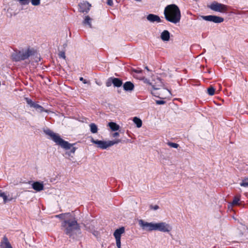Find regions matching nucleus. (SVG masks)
I'll return each instance as SVG.
<instances>
[{
	"label": "nucleus",
	"instance_id": "f257e3e1",
	"mask_svg": "<svg viewBox=\"0 0 248 248\" xmlns=\"http://www.w3.org/2000/svg\"><path fill=\"white\" fill-rule=\"evenodd\" d=\"M139 224L142 230L146 231H158L164 232H169L172 230L171 226L165 222H147L142 219H140L139 221Z\"/></svg>",
	"mask_w": 248,
	"mask_h": 248
},
{
	"label": "nucleus",
	"instance_id": "f704fd0d",
	"mask_svg": "<svg viewBox=\"0 0 248 248\" xmlns=\"http://www.w3.org/2000/svg\"><path fill=\"white\" fill-rule=\"evenodd\" d=\"M156 84L157 85H158V87H163V82L161 81V80L160 78H159L157 79Z\"/></svg>",
	"mask_w": 248,
	"mask_h": 248
},
{
	"label": "nucleus",
	"instance_id": "a18cd8bd",
	"mask_svg": "<svg viewBox=\"0 0 248 248\" xmlns=\"http://www.w3.org/2000/svg\"><path fill=\"white\" fill-rule=\"evenodd\" d=\"M114 142H115V144H117L120 142H121V140H120V139H117V140H114Z\"/></svg>",
	"mask_w": 248,
	"mask_h": 248
},
{
	"label": "nucleus",
	"instance_id": "bb28decb",
	"mask_svg": "<svg viewBox=\"0 0 248 248\" xmlns=\"http://www.w3.org/2000/svg\"><path fill=\"white\" fill-rule=\"evenodd\" d=\"M113 79V77L109 78L107 79V80L106 82V85L107 87H110L111 86L112 84H113V83H112Z\"/></svg>",
	"mask_w": 248,
	"mask_h": 248
},
{
	"label": "nucleus",
	"instance_id": "473e14b6",
	"mask_svg": "<svg viewBox=\"0 0 248 248\" xmlns=\"http://www.w3.org/2000/svg\"><path fill=\"white\" fill-rule=\"evenodd\" d=\"M168 144L170 147L174 148H177L179 146V145L178 144L175 143H173V142H169L168 143Z\"/></svg>",
	"mask_w": 248,
	"mask_h": 248
},
{
	"label": "nucleus",
	"instance_id": "c9c22d12",
	"mask_svg": "<svg viewBox=\"0 0 248 248\" xmlns=\"http://www.w3.org/2000/svg\"><path fill=\"white\" fill-rule=\"evenodd\" d=\"M115 144L114 141H107V148L110 147L113 145Z\"/></svg>",
	"mask_w": 248,
	"mask_h": 248
},
{
	"label": "nucleus",
	"instance_id": "4be33fe9",
	"mask_svg": "<svg viewBox=\"0 0 248 248\" xmlns=\"http://www.w3.org/2000/svg\"><path fill=\"white\" fill-rule=\"evenodd\" d=\"M90 131L92 133H96L98 131V128L97 125L94 123H91L90 124Z\"/></svg>",
	"mask_w": 248,
	"mask_h": 248
},
{
	"label": "nucleus",
	"instance_id": "6ab92c4d",
	"mask_svg": "<svg viewBox=\"0 0 248 248\" xmlns=\"http://www.w3.org/2000/svg\"><path fill=\"white\" fill-rule=\"evenodd\" d=\"M108 126L112 131H115L119 130L120 126L114 122H109L108 124Z\"/></svg>",
	"mask_w": 248,
	"mask_h": 248
},
{
	"label": "nucleus",
	"instance_id": "ddd939ff",
	"mask_svg": "<svg viewBox=\"0 0 248 248\" xmlns=\"http://www.w3.org/2000/svg\"><path fill=\"white\" fill-rule=\"evenodd\" d=\"M32 187L33 189L37 191H40L44 189V185L43 184L39 182H35L32 184Z\"/></svg>",
	"mask_w": 248,
	"mask_h": 248
},
{
	"label": "nucleus",
	"instance_id": "20e7f679",
	"mask_svg": "<svg viewBox=\"0 0 248 248\" xmlns=\"http://www.w3.org/2000/svg\"><path fill=\"white\" fill-rule=\"evenodd\" d=\"M164 14L166 19L171 23L176 24L181 19V12L178 7L175 4L167 6L164 10Z\"/></svg>",
	"mask_w": 248,
	"mask_h": 248
},
{
	"label": "nucleus",
	"instance_id": "b1692460",
	"mask_svg": "<svg viewBox=\"0 0 248 248\" xmlns=\"http://www.w3.org/2000/svg\"><path fill=\"white\" fill-rule=\"evenodd\" d=\"M0 197L2 198L4 203H6L8 201L12 200V199H7V197L5 193L2 192L1 190H0Z\"/></svg>",
	"mask_w": 248,
	"mask_h": 248
},
{
	"label": "nucleus",
	"instance_id": "cd10ccee",
	"mask_svg": "<svg viewBox=\"0 0 248 248\" xmlns=\"http://www.w3.org/2000/svg\"><path fill=\"white\" fill-rule=\"evenodd\" d=\"M31 3L33 6H38L40 4L41 0H30Z\"/></svg>",
	"mask_w": 248,
	"mask_h": 248
},
{
	"label": "nucleus",
	"instance_id": "2eb2a0df",
	"mask_svg": "<svg viewBox=\"0 0 248 248\" xmlns=\"http://www.w3.org/2000/svg\"><path fill=\"white\" fill-rule=\"evenodd\" d=\"M161 39L163 41H168L170 38V33L169 31L167 30H164L161 33L160 35Z\"/></svg>",
	"mask_w": 248,
	"mask_h": 248
},
{
	"label": "nucleus",
	"instance_id": "39448f33",
	"mask_svg": "<svg viewBox=\"0 0 248 248\" xmlns=\"http://www.w3.org/2000/svg\"><path fill=\"white\" fill-rule=\"evenodd\" d=\"M35 50L33 48H28L27 50L19 51L12 55L13 59L16 62L23 61L28 59L34 55Z\"/></svg>",
	"mask_w": 248,
	"mask_h": 248
},
{
	"label": "nucleus",
	"instance_id": "aec40b11",
	"mask_svg": "<svg viewBox=\"0 0 248 248\" xmlns=\"http://www.w3.org/2000/svg\"><path fill=\"white\" fill-rule=\"evenodd\" d=\"M91 21L92 18L89 16H85L83 24L88 25L90 28H92Z\"/></svg>",
	"mask_w": 248,
	"mask_h": 248
},
{
	"label": "nucleus",
	"instance_id": "ea45409f",
	"mask_svg": "<svg viewBox=\"0 0 248 248\" xmlns=\"http://www.w3.org/2000/svg\"><path fill=\"white\" fill-rule=\"evenodd\" d=\"M133 71L136 73H137V74H141L142 72V71L141 70H139V69H134L133 70Z\"/></svg>",
	"mask_w": 248,
	"mask_h": 248
},
{
	"label": "nucleus",
	"instance_id": "f8f14e48",
	"mask_svg": "<svg viewBox=\"0 0 248 248\" xmlns=\"http://www.w3.org/2000/svg\"><path fill=\"white\" fill-rule=\"evenodd\" d=\"M124 90L127 92H131L134 89V85L130 81H126L123 85Z\"/></svg>",
	"mask_w": 248,
	"mask_h": 248
},
{
	"label": "nucleus",
	"instance_id": "c756f323",
	"mask_svg": "<svg viewBox=\"0 0 248 248\" xmlns=\"http://www.w3.org/2000/svg\"><path fill=\"white\" fill-rule=\"evenodd\" d=\"M137 78H139L140 80H143L145 83H147L151 85H152V83L150 82L149 80L147 78H145L144 76H140L139 77H137Z\"/></svg>",
	"mask_w": 248,
	"mask_h": 248
},
{
	"label": "nucleus",
	"instance_id": "0eeeda50",
	"mask_svg": "<svg viewBox=\"0 0 248 248\" xmlns=\"http://www.w3.org/2000/svg\"><path fill=\"white\" fill-rule=\"evenodd\" d=\"M201 18L204 20L213 22L215 23H220L224 21L223 17L213 15L202 16Z\"/></svg>",
	"mask_w": 248,
	"mask_h": 248
},
{
	"label": "nucleus",
	"instance_id": "9b49d317",
	"mask_svg": "<svg viewBox=\"0 0 248 248\" xmlns=\"http://www.w3.org/2000/svg\"><path fill=\"white\" fill-rule=\"evenodd\" d=\"M0 248H13L7 237L4 236L0 244Z\"/></svg>",
	"mask_w": 248,
	"mask_h": 248
},
{
	"label": "nucleus",
	"instance_id": "37998d69",
	"mask_svg": "<svg viewBox=\"0 0 248 248\" xmlns=\"http://www.w3.org/2000/svg\"><path fill=\"white\" fill-rule=\"evenodd\" d=\"M79 80L80 81H82L83 83H84V84L88 83V82L85 79H84L82 77H80L79 78Z\"/></svg>",
	"mask_w": 248,
	"mask_h": 248
},
{
	"label": "nucleus",
	"instance_id": "58836bf2",
	"mask_svg": "<svg viewBox=\"0 0 248 248\" xmlns=\"http://www.w3.org/2000/svg\"><path fill=\"white\" fill-rule=\"evenodd\" d=\"M152 88L154 90H157L160 89L161 87H158V85H152Z\"/></svg>",
	"mask_w": 248,
	"mask_h": 248
},
{
	"label": "nucleus",
	"instance_id": "1a4fd4ad",
	"mask_svg": "<svg viewBox=\"0 0 248 248\" xmlns=\"http://www.w3.org/2000/svg\"><path fill=\"white\" fill-rule=\"evenodd\" d=\"M91 142L97 145V147L101 149H106L107 148V141L103 140H95L92 138Z\"/></svg>",
	"mask_w": 248,
	"mask_h": 248
},
{
	"label": "nucleus",
	"instance_id": "a878e982",
	"mask_svg": "<svg viewBox=\"0 0 248 248\" xmlns=\"http://www.w3.org/2000/svg\"><path fill=\"white\" fill-rule=\"evenodd\" d=\"M215 88L213 86H211L208 88L207 93L209 95H213L215 93Z\"/></svg>",
	"mask_w": 248,
	"mask_h": 248
},
{
	"label": "nucleus",
	"instance_id": "412c9836",
	"mask_svg": "<svg viewBox=\"0 0 248 248\" xmlns=\"http://www.w3.org/2000/svg\"><path fill=\"white\" fill-rule=\"evenodd\" d=\"M33 108H35L39 112H42L43 111L47 112V110L45 109L42 106L36 103L34 104Z\"/></svg>",
	"mask_w": 248,
	"mask_h": 248
},
{
	"label": "nucleus",
	"instance_id": "7ed1b4c3",
	"mask_svg": "<svg viewBox=\"0 0 248 248\" xmlns=\"http://www.w3.org/2000/svg\"><path fill=\"white\" fill-rule=\"evenodd\" d=\"M62 227L64 233L69 237L75 238L77 233H80V228L75 217L71 216V218L63 221Z\"/></svg>",
	"mask_w": 248,
	"mask_h": 248
},
{
	"label": "nucleus",
	"instance_id": "09e8293b",
	"mask_svg": "<svg viewBox=\"0 0 248 248\" xmlns=\"http://www.w3.org/2000/svg\"><path fill=\"white\" fill-rule=\"evenodd\" d=\"M145 69H146L147 70L149 71V68H148V67L147 66H146V67H145Z\"/></svg>",
	"mask_w": 248,
	"mask_h": 248
},
{
	"label": "nucleus",
	"instance_id": "f3484780",
	"mask_svg": "<svg viewBox=\"0 0 248 248\" xmlns=\"http://www.w3.org/2000/svg\"><path fill=\"white\" fill-rule=\"evenodd\" d=\"M84 226L86 230L93 232V233L94 235L96 236L98 234V232L94 231V226L93 225L91 224L88 225L87 223H84Z\"/></svg>",
	"mask_w": 248,
	"mask_h": 248
},
{
	"label": "nucleus",
	"instance_id": "49530a36",
	"mask_svg": "<svg viewBox=\"0 0 248 248\" xmlns=\"http://www.w3.org/2000/svg\"><path fill=\"white\" fill-rule=\"evenodd\" d=\"M67 46V43H64L63 45V47L64 48H65Z\"/></svg>",
	"mask_w": 248,
	"mask_h": 248
},
{
	"label": "nucleus",
	"instance_id": "4c0bfd02",
	"mask_svg": "<svg viewBox=\"0 0 248 248\" xmlns=\"http://www.w3.org/2000/svg\"><path fill=\"white\" fill-rule=\"evenodd\" d=\"M155 102L157 105H163L166 103V102L163 100H156Z\"/></svg>",
	"mask_w": 248,
	"mask_h": 248
},
{
	"label": "nucleus",
	"instance_id": "393cba45",
	"mask_svg": "<svg viewBox=\"0 0 248 248\" xmlns=\"http://www.w3.org/2000/svg\"><path fill=\"white\" fill-rule=\"evenodd\" d=\"M25 100H26V101L27 103L28 104V105H29L30 107L33 108V107L34 106V104H35V102L32 101L31 100V99H30L29 98L26 97L25 98Z\"/></svg>",
	"mask_w": 248,
	"mask_h": 248
},
{
	"label": "nucleus",
	"instance_id": "a19ab883",
	"mask_svg": "<svg viewBox=\"0 0 248 248\" xmlns=\"http://www.w3.org/2000/svg\"><path fill=\"white\" fill-rule=\"evenodd\" d=\"M107 3L109 6H112L113 4L112 0H107Z\"/></svg>",
	"mask_w": 248,
	"mask_h": 248
},
{
	"label": "nucleus",
	"instance_id": "c85d7f7f",
	"mask_svg": "<svg viewBox=\"0 0 248 248\" xmlns=\"http://www.w3.org/2000/svg\"><path fill=\"white\" fill-rule=\"evenodd\" d=\"M240 201V198L238 197H235L232 202V205H236L238 203L239 201Z\"/></svg>",
	"mask_w": 248,
	"mask_h": 248
},
{
	"label": "nucleus",
	"instance_id": "c03bdc74",
	"mask_svg": "<svg viewBox=\"0 0 248 248\" xmlns=\"http://www.w3.org/2000/svg\"><path fill=\"white\" fill-rule=\"evenodd\" d=\"M113 137H117L119 136V133L118 132H115L112 135Z\"/></svg>",
	"mask_w": 248,
	"mask_h": 248
},
{
	"label": "nucleus",
	"instance_id": "9d476101",
	"mask_svg": "<svg viewBox=\"0 0 248 248\" xmlns=\"http://www.w3.org/2000/svg\"><path fill=\"white\" fill-rule=\"evenodd\" d=\"M147 20L151 23L157 22L160 23L161 20L159 16L156 15L150 14L146 16Z\"/></svg>",
	"mask_w": 248,
	"mask_h": 248
},
{
	"label": "nucleus",
	"instance_id": "5701e85b",
	"mask_svg": "<svg viewBox=\"0 0 248 248\" xmlns=\"http://www.w3.org/2000/svg\"><path fill=\"white\" fill-rule=\"evenodd\" d=\"M133 121L137 127L140 128L142 126V121L140 118L135 117L133 118Z\"/></svg>",
	"mask_w": 248,
	"mask_h": 248
},
{
	"label": "nucleus",
	"instance_id": "f03ea898",
	"mask_svg": "<svg viewBox=\"0 0 248 248\" xmlns=\"http://www.w3.org/2000/svg\"><path fill=\"white\" fill-rule=\"evenodd\" d=\"M44 132L46 135L49 136L50 139L55 142L56 144L60 146L65 150L70 149V151L66 152V154L70 156L71 154H75L77 148L73 147V145H75V143L71 144L68 141L64 140L61 138L59 134L54 133L52 130L49 129H44Z\"/></svg>",
	"mask_w": 248,
	"mask_h": 248
},
{
	"label": "nucleus",
	"instance_id": "7c9ffc66",
	"mask_svg": "<svg viewBox=\"0 0 248 248\" xmlns=\"http://www.w3.org/2000/svg\"><path fill=\"white\" fill-rule=\"evenodd\" d=\"M20 4L22 5H28L30 1V0H18Z\"/></svg>",
	"mask_w": 248,
	"mask_h": 248
},
{
	"label": "nucleus",
	"instance_id": "de8ad7c7",
	"mask_svg": "<svg viewBox=\"0 0 248 248\" xmlns=\"http://www.w3.org/2000/svg\"><path fill=\"white\" fill-rule=\"evenodd\" d=\"M164 91L166 92V93H169V94H170V92L169 90H164Z\"/></svg>",
	"mask_w": 248,
	"mask_h": 248
},
{
	"label": "nucleus",
	"instance_id": "79ce46f5",
	"mask_svg": "<svg viewBox=\"0 0 248 248\" xmlns=\"http://www.w3.org/2000/svg\"><path fill=\"white\" fill-rule=\"evenodd\" d=\"M151 208L152 209H153V210H157L158 208H159V206L157 205H151Z\"/></svg>",
	"mask_w": 248,
	"mask_h": 248
},
{
	"label": "nucleus",
	"instance_id": "2f4dec72",
	"mask_svg": "<svg viewBox=\"0 0 248 248\" xmlns=\"http://www.w3.org/2000/svg\"><path fill=\"white\" fill-rule=\"evenodd\" d=\"M152 94L156 96V97H157L158 98H163V97L162 96V94L161 93H156L154 91H152Z\"/></svg>",
	"mask_w": 248,
	"mask_h": 248
},
{
	"label": "nucleus",
	"instance_id": "423d86ee",
	"mask_svg": "<svg viewBox=\"0 0 248 248\" xmlns=\"http://www.w3.org/2000/svg\"><path fill=\"white\" fill-rule=\"evenodd\" d=\"M207 7L212 11L221 13H227L228 10V6L216 1L212 2Z\"/></svg>",
	"mask_w": 248,
	"mask_h": 248
},
{
	"label": "nucleus",
	"instance_id": "6e6552de",
	"mask_svg": "<svg viewBox=\"0 0 248 248\" xmlns=\"http://www.w3.org/2000/svg\"><path fill=\"white\" fill-rule=\"evenodd\" d=\"M79 11L81 13H88L90 10L91 4L87 1L80 2L79 5Z\"/></svg>",
	"mask_w": 248,
	"mask_h": 248
},
{
	"label": "nucleus",
	"instance_id": "4468645a",
	"mask_svg": "<svg viewBox=\"0 0 248 248\" xmlns=\"http://www.w3.org/2000/svg\"><path fill=\"white\" fill-rule=\"evenodd\" d=\"M72 215L70 213H66L56 215L55 217L65 221L66 219L71 218Z\"/></svg>",
	"mask_w": 248,
	"mask_h": 248
},
{
	"label": "nucleus",
	"instance_id": "a211bd4d",
	"mask_svg": "<svg viewBox=\"0 0 248 248\" xmlns=\"http://www.w3.org/2000/svg\"><path fill=\"white\" fill-rule=\"evenodd\" d=\"M112 83L114 87H120L123 85V81L120 78H113Z\"/></svg>",
	"mask_w": 248,
	"mask_h": 248
},
{
	"label": "nucleus",
	"instance_id": "72a5a7b5",
	"mask_svg": "<svg viewBox=\"0 0 248 248\" xmlns=\"http://www.w3.org/2000/svg\"><path fill=\"white\" fill-rule=\"evenodd\" d=\"M59 57L60 58H62L63 59H65V58H66V56H65V51H61L59 53Z\"/></svg>",
	"mask_w": 248,
	"mask_h": 248
},
{
	"label": "nucleus",
	"instance_id": "dca6fc26",
	"mask_svg": "<svg viewBox=\"0 0 248 248\" xmlns=\"http://www.w3.org/2000/svg\"><path fill=\"white\" fill-rule=\"evenodd\" d=\"M124 232V227H121L116 230L114 232V236L115 239H121V235Z\"/></svg>",
	"mask_w": 248,
	"mask_h": 248
},
{
	"label": "nucleus",
	"instance_id": "e433bc0d",
	"mask_svg": "<svg viewBox=\"0 0 248 248\" xmlns=\"http://www.w3.org/2000/svg\"><path fill=\"white\" fill-rule=\"evenodd\" d=\"M116 239V246L118 248H121V239Z\"/></svg>",
	"mask_w": 248,
	"mask_h": 248
}]
</instances>
